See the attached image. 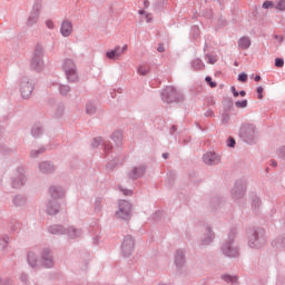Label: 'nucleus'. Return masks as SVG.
Instances as JSON below:
<instances>
[{
    "mask_svg": "<svg viewBox=\"0 0 285 285\" xmlns=\"http://www.w3.org/2000/svg\"><path fill=\"white\" fill-rule=\"evenodd\" d=\"M254 79L255 81H262V76H256Z\"/></svg>",
    "mask_w": 285,
    "mask_h": 285,
    "instance_id": "nucleus-62",
    "label": "nucleus"
},
{
    "mask_svg": "<svg viewBox=\"0 0 285 285\" xmlns=\"http://www.w3.org/2000/svg\"><path fill=\"white\" fill-rule=\"evenodd\" d=\"M235 115V109L233 108H224L220 110V121L224 126L230 121V117Z\"/></svg>",
    "mask_w": 285,
    "mask_h": 285,
    "instance_id": "nucleus-20",
    "label": "nucleus"
},
{
    "mask_svg": "<svg viewBox=\"0 0 285 285\" xmlns=\"http://www.w3.org/2000/svg\"><path fill=\"white\" fill-rule=\"evenodd\" d=\"M110 139L116 144V146H120L121 141H124V131L121 129L115 130L111 134Z\"/></svg>",
    "mask_w": 285,
    "mask_h": 285,
    "instance_id": "nucleus-25",
    "label": "nucleus"
},
{
    "mask_svg": "<svg viewBox=\"0 0 285 285\" xmlns=\"http://www.w3.org/2000/svg\"><path fill=\"white\" fill-rule=\"evenodd\" d=\"M175 132H177V127L175 125H173L169 129V135H175Z\"/></svg>",
    "mask_w": 285,
    "mask_h": 285,
    "instance_id": "nucleus-58",
    "label": "nucleus"
},
{
    "mask_svg": "<svg viewBox=\"0 0 285 285\" xmlns=\"http://www.w3.org/2000/svg\"><path fill=\"white\" fill-rule=\"evenodd\" d=\"M32 90H35V85L32 83V81L27 80L21 82L20 94L23 99H28L30 95H32Z\"/></svg>",
    "mask_w": 285,
    "mask_h": 285,
    "instance_id": "nucleus-18",
    "label": "nucleus"
},
{
    "mask_svg": "<svg viewBox=\"0 0 285 285\" xmlns=\"http://www.w3.org/2000/svg\"><path fill=\"white\" fill-rule=\"evenodd\" d=\"M263 8H265V10H268V8H273V2H271V1H265V2L263 3Z\"/></svg>",
    "mask_w": 285,
    "mask_h": 285,
    "instance_id": "nucleus-51",
    "label": "nucleus"
},
{
    "mask_svg": "<svg viewBox=\"0 0 285 285\" xmlns=\"http://www.w3.org/2000/svg\"><path fill=\"white\" fill-rule=\"evenodd\" d=\"M94 244H99V236L94 237Z\"/></svg>",
    "mask_w": 285,
    "mask_h": 285,
    "instance_id": "nucleus-60",
    "label": "nucleus"
},
{
    "mask_svg": "<svg viewBox=\"0 0 285 285\" xmlns=\"http://www.w3.org/2000/svg\"><path fill=\"white\" fill-rule=\"evenodd\" d=\"M158 52H164V46L158 47Z\"/></svg>",
    "mask_w": 285,
    "mask_h": 285,
    "instance_id": "nucleus-64",
    "label": "nucleus"
},
{
    "mask_svg": "<svg viewBox=\"0 0 285 285\" xmlns=\"http://www.w3.org/2000/svg\"><path fill=\"white\" fill-rule=\"evenodd\" d=\"M277 154H278V157H281V159H284V161H285V146L281 147L277 150Z\"/></svg>",
    "mask_w": 285,
    "mask_h": 285,
    "instance_id": "nucleus-43",
    "label": "nucleus"
},
{
    "mask_svg": "<svg viewBox=\"0 0 285 285\" xmlns=\"http://www.w3.org/2000/svg\"><path fill=\"white\" fill-rule=\"evenodd\" d=\"M62 37H70L72 35V22L63 21L60 28Z\"/></svg>",
    "mask_w": 285,
    "mask_h": 285,
    "instance_id": "nucleus-24",
    "label": "nucleus"
},
{
    "mask_svg": "<svg viewBox=\"0 0 285 285\" xmlns=\"http://www.w3.org/2000/svg\"><path fill=\"white\" fill-rule=\"evenodd\" d=\"M205 117H215V112H213V109H207L205 112Z\"/></svg>",
    "mask_w": 285,
    "mask_h": 285,
    "instance_id": "nucleus-55",
    "label": "nucleus"
},
{
    "mask_svg": "<svg viewBox=\"0 0 285 285\" xmlns=\"http://www.w3.org/2000/svg\"><path fill=\"white\" fill-rule=\"evenodd\" d=\"M131 213L132 205L128 200H119L116 217H118V219H124L125 222H128V219H130Z\"/></svg>",
    "mask_w": 285,
    "mask_h": 285,
    "instance_id": "nucleus-4",
    "label": "nucleus"
},
{
    "mask_svg": "<svg viewBox=\"0 0 285 285\" xmlns=\"http://www.w3.org/2000/svg\"><path fill=\"white\" fill-rule=\"evenodd\" d=\"M96 112H97V109H95V108H87L86 109L87 115H95Z\"/></svg>",
    "mask_w": 285,
    "mask_h": 285,
    "instance_id": "nucleus-54",
    "label": "nucleus"
},
{
    "mask_svg": "<svg viewBox=\"0 0 285 285\" xmlns=\"http://www.w3.org/2000/svg\"><path fill=\"white\" fill-rule=\"evenodd\" d=\"M62 115H63V109H61V108L56 109V117L57 118L61 117Z\"/></svg>",
    "mask_w": 285,
    "mask_h": 285,
    "instance_id": "nucleus-57",
    "label": "nucleus"
},
{
    "mask_svg": "<svg viewBox=\"0 0 285 285\" xmlns=\"http://www.w3.org/2000/svg\"><path fill=\"white\" fill-rule=\"evenodd\" d=\"M27 262L29 264V266H31V268H37V254H35V252H29L27 255Z\"/></svg>",
    "mask_w": 285,
    "mask_h": 285,
    "instance_id": "nucleus-29",
    "label": "nucleus"
},
{
    "mask_svg": "<svg viewBox=\"0 0 285 285\" xmlns=\"http://www.w3.org/2000/svg\"><path fill=\"white\" fill-rule=\"evenodd\" d=\"M128 50V45H124L122 47H116L114 50L108 51L106 53L107 59L117 60L119 57H122V55H126V51Z\"/></svg>",
    "mask_w": 285,
    "mask_h": 285,
    "instance_id": "nucleus-17",
    "label": "nucleus"
},
{
    "mask_svg": "<svg viewBox=\"0 0 285 285\" xmlns=\"http://www.w3.org/2000/svg\"><path fill=\"white\" fill-rule=\"evenodd\" d=\"M0 153L2 155H6L8 153H12V149H9L8 147L3 146V145H0Z\"/></svg>",
    "mask_w": 285,
    "mask_h": 285,
    "instance_id": "nucleus-46",
    "label": "nucleus"
},
{
    "mask_svg": "<svg viewBox=\"0 0 285 285\" xmlns=\"http://www.w3.org/2000/svg\"><path fill=\"white\" fill-rule=\"evenodd\" d=\"M28 184V176L26 175V168L18 167L16 175L11 178V186L13 188H23Z\"/></svg>",
    "mask_w": 285,
    "mask_h": 285,
    "instance_id": "nucleus-5",
    "label": "nucleus"
},
{
    "mask_svg": "<svg viewBox=\"0 0 285 285\" xmlns=\"http://www.w3.org/2000/svg\"><path fill=\"white\" fill-rule=\"evenodd\" d=\"M120 190H121V193H122L124 195H126V196L132 195V190H130V189H124L122 187H120Z\"/></svg>",
    "mask_w": 285,
    "mask_h": 285,
    "instance_id": "nucleus-52",
    "label": "nucleus"
},
{
    "mask_svg": "<svg viewBox=\"0 0 285 285\" xmlns=\"http://www.w3.org/2000/svg\"><path fill=\"white\" fill-rule=\"evenodd\" d=\"M63 70L69 81H75L77 79V66H75L72 59L65 60Z\"/></svg>",
    "mask_w": 285,
    "mask_h": 285,
    "instance_id": "nucleus-8",
    "label": "nucleus"
},
{
    "mask_svg": "<svg viewBox=\"0 0 285 285\" xmlns=\"http://www.w3.org/2000/svg\"><path fill=\"white\" fill-rule=\"evenodd\" d=\"M117 166H119V161L111 160V161L107 163V170H115V168H117Z\"/></svg>",
    "mask_w": 285,
    "mask_h": 285,
    "instance_id": "nucleus-38",
    "label": "nucleus"
},
{
    "mask_svg": "<svg viewBox=\"0 0 285 285\" xmlns=\"http://www.w3.org/2000/svg\"><path fill=\"white\" fill-rule=\"evenodd\" d=\"M48 233L51 235H66V227L62 225H51L48 227Z\"/></svg>",
    "mask_w": 285,
    "mask_h": 285,
    "instance_id": "nucleus-26",
    "label": "nucleus"
},
{
    "mask_svg": "<svg viewBox=\"0 0 285 285\" xmlns=\"http://www.w3.org/2000/svg\"><path fill=\"white\" fill-rule=\"evenodd\" d=\"M174 265L176 266V271H181L186 266V250L177 249L174 253Z\"/></svg>",
    "mask_w": 285,
    "mask_h": 285,
    "instance_id": "nucleus-11",
    "label": "nucleus"
},
{
    "mask_svg": "<svg viewBox=\"0 0 285 285\" xmlns=\"http://www.w3.org/2000/svg\"><path fill=\"white\" fill-rule=\"evenodd\" d=\"M275 66H276V68H284V59L276 58L275 59Z\"/></svg>",
    "mask_w": 285,
    "mask_h": 285,
    "instance_id": "nucleus-42",
    "label": "nucleus"
},
{
    "mask_svg": "<svg viewBox=\"0 0 285 285\" xmlns=\"http://www.w3.org/2000/svg\"><path fill=\"white\" fill-rule=\"evenodd\" d=\"M146 170H148V167L146 165L135 166L128 173V177H129V179H141V177H144L146 175Z\"/></svg>",
    "mask_w": 285,
    "mask_h": 285,
    "instance_id": "nucleus-16",
    "label": "nucleus"
},
{
    "mask_svg": "<svg viewBox=\"0 0 285 285\" xmlns=\"http://www.w3.org/2000/svg\"><path fill=\"white\" fill-rule=\"evenodd\" d=\"M104 150H105V155H108V153L112 150V145L110 142H105Z\"/></svg>",
    "mask_w": 285,
    "mask_h": 285,
    "instance_id": "nucleus-40",
    "label": "nucleus"
},
{
    "mask_svg": "<svg viewBox=\"0 0 285 285\" xmlns=\"http://www.w3.org/2000/svg\"><path fill=\"white\" fill-rule=\"evenodd\" d=\"M213 242H215V232L210 225H206L203 237L200 238V246H210Z\"/></svg>",
    "mask_w": 285,
    "mask_h": 285,
    "instance_id": "nucleus-12",
    "label": "nucleus"
},
{
    "mask_svg": "<svg viewBox=\"0 0 285 285\" xmlns=\"http://www.w3.org/2000/svg\"><path fill=\"white\" fill-rule=\"evenodd\" d=\"M31 68L33 70H41L43 68V59L41 58V51L35 53L31 60Z\"/></svg>",
    "mask_w": 285,
    "mask_h": 285,
    "instance_id": "nucleus-21",
    "label": "nucleus"
},
{
    "mask_svg": "<svg viewBox=\"0 0 285 285\" xmlns=\"http://www.w3.org/2000/svg\"><path fill=\"white\" fill-rule=\"evenodd\" d=\"M104 204V198L97 197L94 203L95 213H101V205Z\"/></svg>",
    "mask_w": 285,
    "mask_h": 285,
    "instance_id": "nucleus-33",
    "label": "nucleus"
},
{
    "mask_svg": "<svg viewBox=\"0 0 285 285\" xmlns=\"http://www.w3.org/2000/svg\"><path fill=\"white\" fill-rule=\"evenodd\" d=\"M256 92L258 95V99H264V87H258Z\"/></svg>",
    "mask_w": 285,
    "mask_h": 285,
    "instance_id": "nucleus-49",
    "label": "nucleus"
},
{
    "mask_svg": "<svg viewBox=\"0 0 285 285\" xmlns=\"http://www.w3.org/2000/svg\"><path fill=\"white\" fill-rule=\"evenodd\" d=\"M38 170L42 175H52L57 170V166L50 160H42L38 164Z\"/></svg>",
    "mask_w": 285,
    "mask_h": 285,
    "instance_id": "nucleus-13",
    "label": "nucleus"
},
{
    "mask_svg": "<svg viewBox=\"0 0 285 285\" xmlns=\"http://www.w3.org/2000/svg\"><path fill=\"white\" fill-rule=\"evenodd\" d=\"M40 264H42L45 268H55V256H52V252L50 249H42Z\"/></svg>",
    "mask_w": 285,
    "mask_h": 285,
    "instance_id": "nucleus-9",
    "label": "nucleus"
},
{
    "mask_svg": "<svg viewBox=\"0 0 285 285\" xmlns=\"http://www.w3.org/2000/svg\"><path fill=\"white\" fill-rule=\"evenodd\" d=\"M191 66L195 70H204V62L200 59L193 60Z\"/></svg>",
    "mask_w": 285,
    "mask_h": 285,
    "instance_id": "nucleus-36",
    "label": "nucleus"
},
{
    "mask_svg": "<svg viewBox=\"0 0 285 285\" xmlns=\"http://www.w3.org/2000/svg\"><path fill=\"white\" fill-rule=\"evenodd\" d=\"M237 142L235 141V138H233V137H228V139H227V146H228V148H235V145H236Z\"/></svg>",
    "mask_w": 285,
    "mask_h": 285,
    "instance_id": "nucleus-41",
    "label": "nucleus"
},
{
    "mask_svg": "<svg viewBox=\"0 0 285 285\" xmlns=\"http://www.w3.org/2000/svg\"><path fill=\"white\" fill-rule=\"evenodd\" d=\"M237 108H246L248 106V100H242L236 102Z\"/></svg>",
    "mask_w": 285,
    "mask_h": 285,
    "instance_id": "nucleus-48",
    "label": "nucleus"
},
{
    "mask_svg": "<svg viewBox=\"0 0 285 285\" xmlns=\"http://www.w3.org/2000/svg\"><path fill=\"white\" fill-rule=\"evenodd\" d=\"M43 153H46V147H40L39 149H32L29 155L31 159H37L40 155H43Z\"/></svg>",
    "mask_w": 285,
    "mask_h": 285,
    "instance_id": "nucleus-31",
    "label": "nucleus"
},
{
    "mask_svg": "<svg viewBox=\"0 0 285 285\" xmlns=\"http://www.w3.org/2000/svg\"><path fill=\"white\" fill-rule=\"evenodd\" d=\"M8 244H10V236L3 235L0 237V246L2 250H6L8 248Z\"/></svg>",
    "mask_w": 285,
    "mask_h": 285,
    "instance_id": "nucleus-34",
    "label": "nucleus"
},
{
    "mask_svg": "<svg viewBox=\"0 0 285 285\" xmlns=\"http://www.w3.org/2000/svg\"><path fill=\"white\" fill-rule=\"evenodd\" d=\"M61 95H68L70 92V87L63 85L60 87Z\"/></svg>",
    "mask_w": 285,
    "mask_h": 285,
    "instance_id": "nucleus-44",
    "label": "nucleus"
},
{
    "mask_svg": "<svg viewBox=\"0 0 285 285\" xmlns=\"http://www.w3.org/2000/svg\"><path fill=\"white\" fill-rule=\"evenodd\" d=\"M61 205L57 200H49L47 204V213L48 215H58Z\"/></svg>",
    "mask_w": 285,
    "mask_h": 285,
    "instance_id": "nucleus-22",
    "label": "nucleus"
},
{
    "mask_svg": "<svg viewBox=\"0 0 285 285\" xmlns=\"http://www.w3.org/2000/svg\"><path fill=\"white\" fill-rule=\"evenodd\" d=\"M273 168H277V163L275 160H272Z\"/></svg>",
    "mask_w": 285,
    "mask_h": 285,
    "instance_id": "nucleus-61",
    "label": "nucleus"
},
{
    "mask_svg": "<svg viewBox=\"0 0 285 285\" xmlns=\"http://www.w3.org/2000/svg\"><path fill=\"white\" fill-rule=\"evenodd\" d=\"M203 161L206 166H217L222 161V156L214 151H208L203 156Z\"/></svg>",
    "mask_w": 285,
    "mask_h": 285,
    "instance_id": "nucleus-14",
    "label": "nucleus"
},
{
    "mask_svg": "<svg viewBox=\"0 0 285 285\" xmlns=\"http://www.w3.org/2000/svg\"><path fill=\"white\" fill-rule=\"evenodd\" d=\"M262 206V199H259L258 196L252 197V208L253 210H259V207Z\"/></svg>",
    "mask_w": 285,
    "mask_h": 285,
    "instance_id": "nucleus-32",
    "label": "nucleus"
},
{
    "mask_svg": "<svg viewBox=\"0 0 285 285\" xmlns=\"http://www.w3.org/2000/svg\"><path fill=\"white\" fill-rule=\"evenodd\" d=\"M12 204L16 206V208H21L28 204V198L21 194H18L13 197Z\"/></svg>",
    "mask_w": 285,
    "mask_h": 285,
    "instance_id": "nucleus-23",
    "label": "nucleus"
},
{
    "mask_svg": "<svg viewBox=\"0 0 285 285\" xmlns=\"http://www.w3.org/2000/svg\"><path fill=\"white\" fill-rule=\"evenodd\" d=\"M42 135H43V126H41V124L33 125V127L31 128V136L35 139H39V137Z\"/></svg>",
    "mask_w": 285,
    "mask_h": 285,
    "instance_id": "nucleus-27",
    "label": "nucleus"
},
{
    "mask_svg": "<svg viewBox=\"0 0 285 285\" xmlns=\"http://www.w3.org/2000/svg\"><path fill=\"white\" fill-rule=\"evenodd\" d=\"M20 279L23 282V284H28V274H21Z\"/></svg>",
    "mask_w": 285,
    "mask_h": 285,
    "instance_id": "nucleus-53",
    "label": "nucleus"
},
{
    "mask_svg": "<svg viewBox=\"0 0 285 285\" xmlns=\"http://www.w3.org/2000/svg\"><path fill=\"white\" fill-rule=\"evenodd\" d=\"M266 244V230L258 227L253 230L249 236L248 245L250 248H262Z\"/></svg>",
    "mask_w": 285,
    "mask_h": 285,
    "instance_id": "nucleus-3",
    "label": "nucleus"
},
{
    "mask_svg": "<svg viewBox=\"0 0 285 285\" xmlns=\"http://www.w3.org/2000/svg\"><path fill=\"white\" fill-rule=\"evenodd\" d=\"M207 59H208L209 63H216L217 62V58L214 57V56H208Z\"/></svg>",
    "mask_w": 285,
    "mask_h": 285,
    "instance_id": "nucleus-56",
    "label": "nucleus"
},
{
    "mask_svg": "<svg viewBox=\"0 0 285 285\" xmlns=\"http://www.w3.org/2000/svg\"><path fill=\"white\" fill-rule=\"evenodd\" d=\"M238 135L242 141L248 144L249 146L257 141V128L255 127V125H242Z\"/></svg>",
    "mask_w": 285,
    "mask_h": 285,
    "instance_id": "nucleus-2",
    "label": "nucleus"
},
{
    "mask_svg": "<svg viewBox=\"0 0 285 285\" xmlns=\"http://www.w3.org/2000/svg\"><path fill=\"white\" fill-rule=\"evenodd\" d=\"M49 195L53 202H57V199H62V197H66V189L61 187V185H51L49 187Z\"/></svg>",
    "mask_w": 285,
    "mask_h": 285,
    "instance_id": "nucleus-15",
    "label": "nucleus"
},
{
    "mask_svg": "<svg viewBox=\"0 0 285 285\" xmlns=\"http://www.w3.org/2000/svg\"><path fill=\"white\" fill-rule=\"evenodd\" d=\"M146 19H147V22L150 23V21H153V14L151 13H147L146 14Z\"/></svg>",
    "mask_w": 285,
    "mask_h": 285,
    "instance_id": "nucleus-59",
    "label": "nucleus"
},
{
    "mask_svg": "<svg viewBox=\"0 0 285 285\" xmlns=\"http://www.w3.org/2000/svg\"><path fill=\"white\" fill-rule=\"evenodd\" d=\"M135 253V238L127 235L121 244V255L125 257H130Z\"/></svg>",
    "mask_w": 285,
    "mask_h": 285,
    "instance_id": "nucleus-7",
    "label": "nucleus"
},
{
    "mask_svg": "<svg viewBox=\"0 0 285 285\" xmlns=\"http://www.w3.org/2000/svg\"><path fill=\"white\" fill-rule=\"evenodd\" d=\"M205 81L210 86V88H217V82H213V78L206 77Z\"/></svg>",
    "mask_w": 285,
    "mask_h": 285,
    "instance_id": "nucleus-45",
    "label": "nucleus"
},
{
    "mask_svg": "<svg viewBox=\"0 0 285 285\" xmlns=\"http://www.w3.org/2000/svg\"><path fill=\"white\" fill-rule=\"evenodd\" d=\"M102 141H104V139L101 137L94 138L91 141L92 148H99V146H101Z\"/></svg>",
    "mask_w": 285,
    "mask_h": 285,
    "instance_id": "nucleus-37",
    "label": "nucleus"
},
{
    "mask_svg": "<svg viewBox=\"0 0 285 285\" xmlns=\"http://www.w3.org/2000/svg\"><path fill=\"white\" fill-rule=\"evenodd\" d=\"M222 279L226 282V284L237 285L238 278L236 275L225 274L222 276Z\"/></svg>",
    "mask_w": 285,
    "mask_h": 285,
    "instance_id": "nucleus-30",
    "label": "nucleus"
},
{
    "mask_svg": "<svg viewBox=\"0 0 285 285\" xmlns=\"http://www.w3.org/2000/svg\"><path fill=\"white\" fill-rule=\"evenodd\" d=\"M138 75H142L144 77L150 72V67L148 65H140L137 68Z\"/></svg>",
    "mask_w": 285,
    "mask_h": 285,
    "instance_id": "nucleus-35",
    "label": "nucleus"
},
{
    "mask_svg": "<svg viewBox=\"0 0 285 285\" xmlns=\"http://www.w3.org/2000/svg\"><path fill=\"white\" fill-rule=\"evenodd\" d=\"M163 159H168V153L163 154Z\"/></svg>",
    "mask_w": 285,
    "mask_h": 285,
    "instance_id": "nucleus-63",
    "label": "nucleus"
},
{
    "mask_svg": "<svg viewBox=\"0 0 285 285\" xmlns=\"http://www.w3.org/2000/svg\"><path fill=\"white\" fill-rule=\"evenodd\" d=\"M220 252L225 257H239V247L235 245V232H230L228 238L223 243Z\"/></svg>",
    "mask_w": 285,
    "mask_h": 285,
    "instance_id": "nucleus-1",
    "label": "nucleus"
},
{
    "mask_svg": "<svg viewBox=\"0 0 285 285\" xmlns=\"http://www.w3.org/2000/svg\"><path fill=\"white\" fill-rule=\"evenodd\" d=\"M276 10H281L282 12H284V10H285V0H281V1L277 2Z\"/></svg>",
    "mask_w": 285,
    "mask_h": 285,
    "instance_id": "nucleus-39",
    "label": "nucleus"
},
{
    "mask_svg": "<svg viewBox=\"0 0 285 285\" xmlns=\"http://www.w3.org/2000/svg\"><path fill=\"white\" fill-rule=\"evenodd\" d=\"M238 48H240V50H248V48H250V38L248 37H242L238 40Z\"/></svg>",
    "mask_w": 285,
    "mask_h": 285,
    "instance_id": "nucleus-28",
    "label": "nucleus"
},
{
    "mask_svg": "<svg viewBox=\"0 0 285 285\" xmlns=\"http://www.w3.org/2000/svg\"><path fill=\"white\" fill-rule=\"evenodd\" d=\"M65 235H67L69 239H78V237L83 235V230L75 226H69L65 227Z\"/></svg>",
    "mask_w": 285,
    "mask_h": 285,
    "instance_id": "nucleus-19",
    "label": "nucleus"
},
{
    "mask_svg": "<svg viewBox=\"0 0 285 285\" xmlns=\"http://www.w3.org/2000/svg\"><path fill=\"white\" fill-rule=\"evenodd\" d=\"M163 97L167 104H174L175 101H181L184 99V95L175 89V87H167L163 92Z\"/></svg>",
    "mask_w": 285,
    "mask_h": 285,
    "instance_id": "nucleus-6",
    "label": "nucleus"
},
{
    "mask_svg": "<svg viewBox=\"0 0 285 285\" xmlns=\"http://www.w3.org/2000/svg\"><path fill=\"white\" fill-rule=\"evenodd\" d=\"M46 26L47 28H49L50 30H52L55 28V22L52 20H47L46 21Z\"/></svg>",
    "mask_w": 285,
    "mask_h": 285,
    "instance_id": "nucleus-50",
    "label": "nucleus"
},
{
    "mask_svg": "<svg viewBox=\"0 0 285 285\" xmlns=\"http://www.w3.org/2000/svg\"><path fill=\"white\" fill-rule=\"evenodd\" d=\"M238 81H242L243 83H246V81H248V75L246 73H240L238 76Z\"/></svg>",
    "mask_w": 285,
    "mask_h": 285,
    "instance_id": "nucleus-47",
    "label": "nucleus"
},
{
    "mask_svg": "<svg viewBox=\"0 0 285 285\" xmlns=\"http://www.w3.org/2000/svg\"><path fill=\"white\" fill-rule=\"evenodd\" d=\"M246 194V183L244 180H236L234 187L232 188L233 199H242Z\"/></svg>",
    "mask_w": 285,
    "mask_h": 285,
    "instance_id": "nucleus-10",
    "label": "nucleus"
}]
</instances>
